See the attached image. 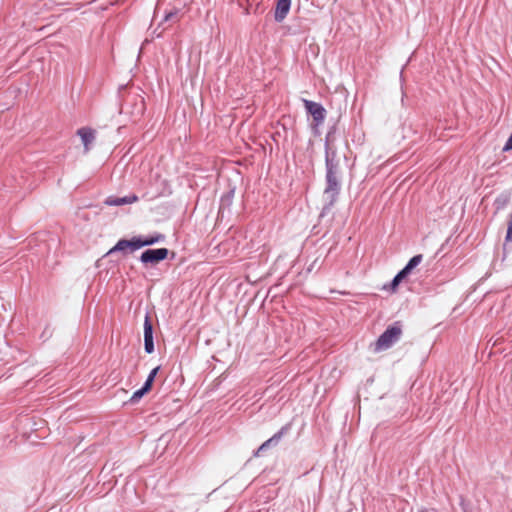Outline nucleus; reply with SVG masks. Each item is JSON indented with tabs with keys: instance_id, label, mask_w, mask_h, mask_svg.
<instances>
[{
	"instance_id": "nucleus-1",
	"label": "nucleus",
	"mask_w": 512,
	"mask_h": 512,
	"mask_svg": "<svg viewBox=\"0 0 512 512\" xmlns=\"http://www.w3.org/2000/svg\"><path fill=\"white\" fill-rule=\"evenodd\" d=\"M342 189L341 170H325V188L323 191L324 205L320 213V217L327 215L336 202Z\"/></svg>"
},
{
	"instance_id": "nucleus-2",
	"label": "nucleus",
	"mask_w": 512,
	"mask_h": 512,
	"mask_svg": "<svg viewBox=\"0 0 512 512\" xmlns=\"http://www.w3.org/2000/svg\"><path fill=\"white\" fill-rule=\"evenodd\" d=\"M402 334L400 322L388 326L386 330L378 337L376 341V351L387 350L392 347Z\"/></svg>"
},
{
	"instance_id": "nucleus-3",
	"label": "nucleus",
	"mask_w": 512,
	"mask_h": 512,
	"mask_svg": "<svg viewBox=\"0 0 512 512\" xmlns=\"http://www.w3.org/2000/svg\"><path fill=\"white\" fill-rule=\"evenodd\" d=\"M170 251L167 248H148L144 250L140 255V262L145 265H157L163 260L167 259Z\"/></svg>"
},
{
	"instance_id": "nucleus-4",
	"label": "nucleus",
	"mask_w": 512,
	"mask_h": 512,
	"mask_svg": "<svg viewBox=\"0 0 512 512\" xmlns=\"http://www.w3.org/2000/svg\"><path fill=\"white\" fill-rule=\"evenodd\" d=\"M136 250H139V247L135 236L130 239L122 238L118 240L111 249H109V251L106 253V256H112L115 253H122L125 256L128 252H133Z\"/></svg>"
},
{
	"instance_id": "nucleus-5",
	"label": "nucleus",
	"mask_w": 512,
	"mask_h": 512,
	"mask_svg": "<svg viewBox=\"0 0 512 512\" xmlns=\"http://www.w3.org/2000/svg\"><path fill=\"white\" fill-rule=\"evenodd\" d=\"M304 106L306 112L312 116L316 125H320L324 122L326 117V110L322 104L311 100H304Z\"/></svg>"
},
{
	"instance_id": "nucleus-6",
	"label": "nucleus",
	"mask_w": 512,
	"mask_h": 512,
	"mask_svg": "<svg viewBox=\"0 0 512 512\" xmlns=\"http://www.w3.org/2000/svg\"><path fill=\"white\" fill-rule=\"evenodd\" d=\"M144 350L147 354L154 352L153 324L149 312H146L144 318Z\"/></svg>"
},
{
	"instance_id": "nucleus-7",
	"label": "nucleus",
	"mask_w": 512,
	"mask_h": 512,
	"mask_svg": "<svg viewBox=\"0 0 512 512\" xmlns=\"http://www.w3.org/2000/svg\"><path fill=\"white\" fill-rule=\"evenodd\" d=\"M340 169L336 149L329 144V134L325 137V170Z\"/></svg>"
},
{
	"instance_id": "nucleus-8",
	"label": "nucleus",
	"mask_w": 512,
	"mask_h": 512,
	"mask_svg": "<svg viewBox=\"0 0 512 512\" xmlns=\"http://www.w3.org/2000/svg\"><path fill=\"white\" fill-rule=\"evenodd\" d=\"M135 237H136V241H137L139 249H141L143 247H149V246H152L157 243L164 242L165 238H166L164 234L157 233V232L153 233V234L146 235V236L137 235Z\"/></svg>"
},
{
	"instance_id": "nucleus-9",
	"label": "nucleus",
	"mask_w": 512,
	"mask_h": 512,
	"mask_svg": "<svg viewBox=\"0 0 512 512\" xmlns=\"http://www.w3.org/2000/svg\"><path fill=\"white\" fill-rule=\"evenodd\" d=\"M291 8V0H276L274 19L281 23L287 17Z\"/></svg>"
},
{
	"instance_id": "nucleus-10",
	"label": "nucleus",
	"mask_w": 512,
	"mask_h": 512,
	"mask_svg": "<svg viewBox=\"0 0 512 512\" xmlns=\"http://www.w3.org/2000/svg\"><path fill=\"white\" fill-rule=\"evenodd\" d=\"M136 201H138V197L135 194L127 195L124 197L109 196L105 200V204L108 206H122L132 204Z\"/></svg>"
},
{
	"instance_id": "nucleus-11",
	"label": "nucleus",
	"mask_w": 512,
	"mask_h": 512,
	"mask_svg": "<svg viewBox=\"0 0 512 512\" xmlns=\"http://www.w3.org/2000/svg\"><path fill=\"white\" fill-rule=\"evenodd\" d=\"M291 430V424L288 423L284 425L278 432H276L272 437L263 442L265 448L269 449L271 447H275L278 445L280 440L283 438Z\"/></svg>"
},
{
	"instance_id": "nucleus-12",
	"label": "nucleus",
	"mask_w": 512,
	"mask_h": 512,
	"mask_svg": "<svg viewBox=\"0 0 512 512\" xmlns=\"http://www.w3.org/2000/svg\"><path fill=\"white\" fill-rule=\"evenodd\" d=\"M77 135L80 136L86 151L90 149V144L95 140V130L89 127H82L77 130Z\"/></svg>"
},
{
	"instance_id": "nucleus-13",
	"label": "nucleus",
	"mask_w": 512,
	"mask_h": 512,
	"mask_svg": "<svg viewBox=\"0 0 512 512\" xmlns=\"http://www.w3.org/2000/svg\"><path fill=\"white\" fill-rule=\"evenodd\" d=\"M235 187H232L220 198L219 213L229 210L234 199Z\"/></svg>"
},
{
	"instance_id": "nucleus-14",
	"label": "nucleus",
	"mask_w": 512,
	"mask_h": 512,
	"mask_svg": "<svg viewBox=\"0 0 512 512\" xmlns=\"http://www.w3.org/2000/svg\"><path fill=\"white\" fill-rule=\"evenodd\" d=\"M422 260L423 255L417 254L410 258L407 264L400 271L408 277L410 273L413 271V269L416 268L422 262Z\"/></svg>"
},
{
	"instance_id": "nucleus-15",
	"label": "nucleus",
	"mask_w": 512,
	"mask_h": 512,
	"mask_svg": "<svg viewBox=\"0 0 512 512\" xmlns=\"http://www.w3.org/2000/svg\"><path fill=\"white\" fill-rule=\"evenodd\" d=\"M509 202V195L507 193H502L496 197L494 201V206L497 210L503 209L507 203Z\"/></svg>"
},
{
	"instance_id": "nucleus-16",
	"label": "nucleus",
	"mask_w": 512,
	"mask_h": 512,
	"mask_svg": "<svg viewBox=\"0 0 512 512\" xmlns=\"http://www.w3.org/2000/svg\"><path fill=\"white\" fill-rule=\"evenodd\" d=\"M407 276L405 274H403L401 271H399L395 276L394 278L392 279V281L390 282V289L392 291H395L397 289V287L399 286V284L404 280L406 279Z\"/></svg>"
},
{
	"instance_id": "nucleus-17",
	"label": "nucleus",
	"mask_w": 512,
	"mask_h": 512,
	"mask_svg": "<svg viewBox=\"0 0 512 512\" xmlns=\"http://www.w3.org/2000/svg\"><path fill=\"white\" fill-rule=\"evenodd\" d=\"M146 394H147V392L141 387L140 389L136 390L132 394V396L129 400V403H131V404L137 403Z\"/></svg>"
},
{
	"instance_id": "nucleus-18",
	"label": "nucleus",
	"mask_w": 512,
	"mask_h": 512,
	"mask_svg": "<svg viewBox=\"0 0 512 512\" xmlns=\"http://www.w3.org/2000/svg\"><path fill=\"white\" fill-rule=\"evenodd\" d=\"M179 13L178 9L171 10L169 12H166L163 18L164 22L172 21Z\"/></svg>"
},
{
	"instance_id": "nucleus-19",
	"label": "nucleus",
	"mask_w": 512,
	"mask_h": 512,
	"mask_svg": "<svg viewBox=\"0 0 512 512\" xmlns=\"http://www.w3.org/2000/svg\"><path fill=\"white\" fill-rule=\"evenodd\" d=\"M505 240H506V242H512V213L510 216V220L508 222V228H507Z\"/></svg>"
},
{
	"instance_id": "nucleus-20",
	"label": "nucleus",
	"mask_w": 512,
	"mask_h": 512,
	"mask_svg": "<svg viewBox=\"0 0 512 512\" xmlns=\"http://www.w3.org/2000/svg\"><path fill=\"white\" fill-rule=\"evenodd\" d=\"M160 370V366H157L153 368L150 373L147 376V380H150L152 383H154L155 377L157 376L158 372Z\"/></svg>"
},
{
	"instance_id": "nucleus-21",
	"label": "nucleus",
	"mask_w": 512,
	"mask_h": 512,
	"mask_svg": "<svg viewBox=\"0 0 512 512\" xmlns=\"http://www.w3.org/2000/svg\"><path fill=\"white\" fill-rule=\"evenodd\" d=\"M503 150L504 151L512 150V132H511V135L509 136L508 140L506 141V143L503 147Z\"/></svg>"
},
{
	"instance_id": "nucleus-22",
	"label": "nucleus",
	"mask_w": 512,
	"mask_h": 512,
	"mask_svg": "<svg viewBox=\"0 0 512 512\" xmlns=\"http://www.w3.org/2000/svg\"><path fill=\"white\" fill-rule=\"evenodd\" d=\"M153 383L150 380H145L142 388L148 393L152 389Z\"/></svg>"
},
{
	"instance_id": "nucleus-23",
	"label": "nucleus",
	"mask_w": 512,
	"mask_h": 512,
	"mask_svg": "<svg viewBox=\"0 0 512 512\" xmlns=\"http://www.w3.org/2000/svg\"><path fill=\"white\" fill-rule=\"evenodd\" d=\"M267 448L264 447L263 443L258 447V449L254 452V456L259 457L262 455L264 451H266Z\"/></svg>"
}]
</instances>
